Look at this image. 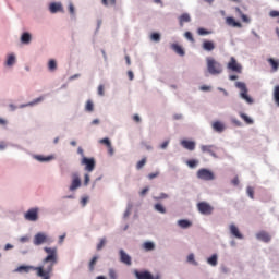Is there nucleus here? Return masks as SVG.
<instances>
[{"instance_id": "f257e3e1", "label": "nucleus", "mask_w": 279, "mask_h": 279, "mask_svg": "<svg viewBox=\"0 0 279 279\" xmlns=\"http://www.w3.org/2000/svg\"><path fill=\"white\" fill-rule=\"evenodd\" d=\"M47 256L43 259V265L36 267L37 276H51L53 267L58 265V247H44Z\"/></svg>"}, {"instance_id": "f03ea898", "label": "nucleus", "mask_w": 279, "mask_h": 279, "mask_svg": "<svg viewBox=\"0 0 279 279\" xmlns=\"http://www.w3.org/2000/svg\"><path fill=\"white\" fill-rule=\"evenodd\" d=\"M207 71L210 75H221L223 73V65L211 57L206 59Z\"/></svg>"}, {"instance_id": "7ed1b4c3", "label": "nucleus", "mask_w": 279, "mask_h": 279, "mask_svg": "<svg viewBox=\"0 0 279 279\" xmlns=\"http://www.w3.org/2000/svg\"><path fill=\"white\" fill-rule=\"evenodd\" d=\"M196 208L198 210V213H201V215H213V213L215 211V207H213V205H210L208 202H199L196 205Z\"/></svg>"}, {"instance_id": "20e7f679", "label": "nucleus", "mask_w": 279, "mask_h": 279, "mask_svg": "<svg viewBox=\"0 0 279 279\" xmlns=\"http://www.w3.org/2000/svg\"><path fill=\"white\" fill-rule=\"evenodd\" d=\"M235 86L241 90L240 97H242L246 104H254V99L247 95V85H245V83L236 82Z\"/></svg>"}, {"instance_id": "39448f33", "label": "nucleus", "mask_w": 279, "mask_h": 279, "mask_svg": "<svg viewBox=\"0 0 279 279\" xmlns=\"http://www.w3.org/2000/svg\"><path fill=\"white\" fill-rule=\"evenodd\" d=\"M227 69L233 73H243V65H241V63H239L234 57L230 58V61L227 64Z\"/></svg>"}, {"instance_id": "423d86ee", "label": "nucleus", "mask_w": 279, "mask_h": 279, "mask_svg": "<svg viewBox=\"0 0 279 279\" xmlns=\"http://www.w3.org/2000/svg\"><path fill=\"white\" fill-rule=\"evenodd\" d=\"M196 175L198 180H205L206 182H210V180H215V173H213V171L206 168L199 169Z\"/></svg>"}, {"instance_id": "0eeeda50", "label": "nucleus", "mask_w": 279, "mask_h": 279, "mask_svg": "<svg viewBox=\"0 0 279 279\" xmlns=\"http://www.w3.org/2000/svg\"><path fill=\"white\" fill-rule=\"evenodd\" d=\"M34 245H43L45 243H51V239L43 232L35 234L33 240Z\"/></svg>"}, {"instance_id": "6e6552de", "label": "nucleus", "mask_w": 279, "mask_h": 279, "mask_svg": "<svg viewBox=\"0 0 279 279\" xmlns=\"http://www.w3.org/2000/svg\"><path fill=\"white\" fill-rule=\"evenodd\" d=\"M81 165L85 167V171H88V173L95 171V158L83 157L81 160Z\"/></svg>"}, {"instance_id": "1a4fd4ad", "label": "nucleus", "mask_w": 279, "mask_h": 279, "mask_svg": "<svg viewBox=\"0 0 279 279\" xmlns=\"http://www.w3.org/2000/svg\"><path fill=\"white\" fill-rule=\"evenodd\" d=\"M82 186V180L80 179V174L76 172L72 174V183L70 185V191H77Z\"/></svg>"}, {"instance_id": "9d476101", "label": "nucleus", "mask_w": 279, "mask_h": 279, "mask_svg": "<svg viewBox=\"0 0 279 279\" xmlns=\"http://www.w3.org/2000/svg\"><path fill=\"white\" fill-rule=\"evenodd\" d=\"M24 217L26 221H38V208L28 209Z\"/></svg>"}, {"instance_id": "9b49d317", "label": "nucleus", "mask_w": 279, "mask_h": 279, "mask_svg": "<svg viewBox=\"0 0 279 279\" xmlns=\"http://www.w3.org/2000/svg\"><path fill=\"white\" fill-rule=\"evenodd\" d=\"M134 276L137 279H153L154 275H151V272L145 270V271H138V270H134Z\"/></svg>"}, {"instance_id": "f8f14e48", "label": "nucleus", "mask_w": 279, "mask_h": 279, "mask_svg": "<svg viewBox=\"0 0 279 279\" xmlns=\"http://www.w3.org/2000/svg\"><path fill=\"white\" fill-rule=\"evenodd\" d=\"M120 254V260L124 264V265H132V257L130 255H128V253H125V251L120 250L119 252Z\"/></svg>"}, {"instance_id": "ddd939ff", "label": "nucleus", "mask_w": 279, "mask_h": 279, "mask_svg": "<svg viewBox=\"0 0 279 279\" xmlns=\"http://www.w3.org/2000/svg\"><path fill=\"white\" fill-rule=\"evenodd\" d=\"M256 239H258V241H263L264 243H269V241H271V235L265 231H260L256 234Z\"/></svg>"}, {"instance_id": "4468645a", "label": "nucleus", "mask_w": 279, "mask_h": 279, "mask_svg": "<svg viewBox=\"0 0 279 279\" xmlns=\"http://www.w3.org/2000/svg\"><path fill=\"white\" fill-rule=\"evenodd\" d=\"M229 229L232 236H234L235 239H243V234H241V231H239V227H236L235 225H230Z\"/></svg>"}, {"instance_id": "2eb2a0df", "label": "nucleus", "mask_w": 279, "mask_h": 279, "mask_svg": "<svg viewBox=\"0 0 279 279\" xmlns=\"http://www.w3.org/2000/svg\"><path fill=\"white\" fill-rule=\"evenodd\" d=\"M181 145L182 147H184V149H187L189 151H194L195 149V142L193 141L183 140L181 141Z\"/></svg>"}, {"instance_id": "dca6fc26", "label": "nucleus", "mask_w": 279, "mask_h": 279, "mask_svg": "<svg viewBox=\"0 0 279 279\" xmlns=\"http://www.w3.org/2000/svg\"><path fill=\"white\" fill-rule=\"evenodd\" d=\"M201 149L205 154H209L210 156H213V158H217V154L215 153V146H213V145H205V146H202Z\"/></svg>"}, {"instance_id": "f3484780", "label": "nucleus", "mask_w": 279, "mask_h": 279, "mask_svg": "<svg viewBox=\"0 0 279 279\" xmlns=\"http://www.w3.org/2000/svg\"><path fill=\"white\" fill-rule=\"evenodd\" d=\"M49 10L51 12V14H56V12H63V8L61 3L58 2H52L49 7Z\"/></svg>"}, {"instance_id": "a211bd4d", "label": "nucleus", "mask_w": 279, "mask_h": 279, "mask_svg": "<svg viewBox=\"0 0 279 279\" xmlns=\"http://www.w3.org/2000/svg\"><path fill=\"white\" fill-rule=\"evenodd\" d=\"M19 274H29V271H36V267L34 266H20L16 268V270Z\"/></svg>"}, {"instance_id": "6ab92c4d", "label": "nucleus", "mask_w": 279, "mask_h": 279, "mask_svg": "<svg viewBox=\"0 0 279 279\" xmlns=\"http://www.w3.org/2000/svg\"><path fill=\"white\" fill-rule=\"evenodd\" d=\"M180 26L183 27L184 23H191V15L189 13H183L179 16Z\"/></svg>"}, {"instance_id": "aec40b11", "label": "nucleus", "mask_w": 279, "mask_h": 279, "mask_svg": "<svg viewBox=\"0 0 279 279\" xmlns=\"http://www.w3.org/2000/svg\"><path fill=\"white\" fill-rule=\"evenodd\" d=\"M213 130H215V132L221 133L223 130H226V126L220 121H216L213 123Z\"/></svg>"}, {"instance_id": "412c9836", "label": "nucleus", "mask_w": 279, "mask_h": 279, "mask_svg": "<svg viewBox=\"0 0 279 279\" xmlns=\"http://www.w3.org/2000/svg\"><path fill=\"white\" fill-rule=\"evenodd\" d=\"M226 23H227V25H230L231 27H242L241 23L236 22V20H234V17H227Z\"/></svg>"}, {"instance_id": "4be33fe9", "label": "nucleus", "mask_w": 279, "mask_h": 279, "mask_svg": "<svg viewBox=\"0 0 279 279\" xmlns=\"http://www.w3.org/2000/svg\"><path fill=\"white\" fill-rule=\"evenodd\" d=\"M21 43H23V45H29V43H32V35L29 33H23L21 36Z\"/></svg>"}, {"instance_id": "5701e85b", "label": "nucleus", "mask_w": 279, "mask_h": 279, "mask_svg": "<svg viewBox=\"0 0 279 279\" xmlns=\"http://www.w3.org/2000/svg\"><path fill=\"white\" fill-rule=\"evenodd\" d=\"M178 226L180 228H183L184 230H186V228H191V226H193V222L192 221H189L186 219H182V220H179L178 221Z\"/></svg>"}, {"instance_id": "b1692460", "label": "nucleus", "mask_w": 279, "mask_h": 279, "mask_svg": "<svg viewBox=\"0 0 279 279\" xmlns=\"http://www.w3.org/2000/svg\"><path fill=\"white\" fill-rule=\"evenodd\" d=\"M171 49H173V51H175V53H178V56H184V49H182V46H180L178 44H172Z\"/></svg>"}, {"instance_id": "393cba45", "label": "nucleus", "mask_w": 279, "mask_h": 279, "mask_svg": "<svg viewBox=\"0 0 279 279\" xmlns=\"http://www.w3.org/2000/svg\"><path fill=\"white\" fill-rule=\"evenodd\" d=\"M268 62H269L274 72L278 71V69H279V61L278 60H275L274 58H269Z\"/></svg>"}, {"instance_id": "a878e982", "label": "nucleus", "mask_w": 279, "mask_h": 279, "mask_svg": "<svg viewBox=\"0 0 279 279\" xmlns=\"http://www.w3.org/2000/svg\"><path fill=\"white\" fill-rule=\"evenodd\" d=\"M203 49L205 51H213V49H215V43H213V41H204L203 43Z\"/></svg>"}, {"instance_id": "bb28decb", "label": "nucleus", "mask_w": 279, "mask_h": 279, "mask_svg": "<svg viewBox=\"0 0 279 279\" xmlns=\"http://www.w3.org/2000/svg\"><path fill=\"white\" fill-rule=\"evenodd\" d=\"M36 160H38L39 162H49L51 160H53V156H43V155H37L36 157Z\"/></svg>"}, {"instance_id": "cd10ccee", "label": "nucleus", "mask_w": 279, "mask_h": 279, "mask_svg": "<svg viewBox=\"0 0 279 279\" xmlns=\"http://www.w3.org/2000/svg\"><path fill=\"white\" fill-rule=\"evenodd\" d=\"M143 247L146 252H153V250H156V244L154 242H145Z\"/></svg>"}, {"instance_id": "c85d7f7f", "label": "nucleus", "mask_w": 279, "mask_h": 279, "mask_svg": "<svg viewBox=\"0 0 279 279\" xmlns=\"http://www.w3.org/2000/svg\"><path fill=\"white\" fill-rule=\"evenodd\" d=\"M240 117H241V119H243V121L245 122L246 125H253L254 124V120H252V118L247 117V114L241 112Z\"/></svg>"}, {"instance_id": "c756f323", "label": "nucleus", "mask_w": 279, "mask_h": 279, "mask_svg": "<svg viewBox=\"0 0 279 279\" xmlns=\"http://www.w3.org/2000/svg\"><path fill=\"white\" fill-rule=\"evenodd\" d=\"M45 97L40 96L37 99L33 100L32 102H28L27 105H21L20 108H25L26 106H36V104H40V101H44Z\"/></svg>"}, {"instance_id": "7c9ffc66", "label": "nucleus", "mask_w": 279, "mask_h": 279, "mask_svg": "<svg viewBox=\"0 0 279 279\" xmlns=\"http://www.w3.org/2000/svg\"><path fill=\"white\" fill-rule=\"evenodd\" d=\"M97 260H99L98 256H94L92 260L89 262L88 268L89 271H95V265H97Z\"/></svg>"}, {"instance_id": "2f4dec72", "label": "nucleus", "mask_w": 279, "mask_h": 279, "mask_svg": "<svg viewBox=\"0 0 279 279\" xmlns=\"http://www.w3.org/2000/svg\"><path fill=\"white\" fill-rule=\"evenodd\" d=\"M155 210H157V213H160L161 215H165V213H167V208H165V206L160 203L155 204Z\"/></svg>"}, {"instance_id": "473e14b6", "label": "nucleus", "mask_w": 279, "mask_h": 279, "mask_svg": "<svg viewBox=\"0 0 279 279\" xmlns=\"http://www.w3.org/2000/svg\"><path fill=\"white\" fill-rule=\"evenodd\" d=\"M207 263L211 265V267H217V254L211 255L208 259Z\"/></svg>"}, {"instance_id": "72a5a7b5", "label": "nucleus", "mask_w": 279, "mask_h": 279, "mask_svg": "<svg viewBox=\"0 0 279 279\" xmlns=\"http://www.w3.org/2000/svg\"><path fill=\"white\" fill-rule=\"evenodd\" d=\"M48 69L49 71H56V69H58V63L56 62V60L51 59L48 62Z\"/></svg>"}, {"instance_id": "f704fd0d", "label": "nucleus", "mask_w": 279, "mask_h": 279, "mask_svg": "<svg viewBox=\"0 0 279 279\" xmlns=\"http://www.w3.org/2000/svg\"><path fill=\"white\" fill-rule=\"evenodd\" d=\"M16 62V57L14 54H10L7 59V66H12Z\"/></svg>"}, {"instance_id": "c9c22d12", "label": "nucleus", "mask_w": 279, "mask_h": 279, "mask_svg": "<svg viewBox=\"0 0 279 279\" xmlns=\"http://www.w3.org/2000/svg\"><path fill=\"white\" fill-rule=\"evenodd\" d=\"M85 110L87 112H93V110H95V105L93 104L92 100H87L86 106H85Z\"/></svg>"}, {"instance_id": "e433bc0d", "label": "nucleus", "mask_w": 279, "mask_h": 279, "mask_svg": "<svg viewBox=\"0 0 279 279\" xmlns=\"http://www.w3.org/2000/svg\"><path fill=\"white\" fill-rule=\"evenodd\" d=\"M187 167H190V169H195V167H197V165H199V161L195 160V159H191L186 161Z\"/></svg>"}, {"instance_id": "4c0bfd02", "label": "nucleus", "mask_w": 279, "mask_h": 279, "mask_svg": "<svg viewBox=\"0 0 279 279\" xmlns=\"http://www.w3.org/2000/svg\"><path fill=\"white\" fill-rule=\"evenodd\" d=\"M106 243H107L106 238H101V239H100V242L97 244L96 250H97L98 252L101 251V250H104V247L106 246Z\"/></svg>"}, {"instance_id": "58836bf2", "label": "nucleus", "mask_w": 279, "mask_h": 279, "mask_svg": "<svg viewBox=\"0 0 279 279\" xmlns=\"http://www.w3.org/2000/svg\"><path fill=\"white\" fill-rule=\"evenodd\" d=\"M145 165H147V158H143L142 160H140L136 165V169L141 170L145 167Z\"/></svg>"}, {"instance_id": "ea45409f", "label": "nucleus", "mask_w": 279, "mask_h": 279, "mask_svg": "<svg viewBox=\"0 0 279 279\" xmlns=\"http://www.w3.org/2000/svg\"><path fill=\"white\" fill-rule=\"evenodd\" d=\"M274 97H275L276 104L279 106V85L275 86Z\"/></svg>"}, {"instance_id": "a19ab883", "label": "nucleus", "mask_w": 279, "mask_h": 279, "mask_svg": "<svg viewBox=\"0 0 279 279\" xmlns=\"http://www.w3.org/2000/svg\"><path fill=\"white\" fill-rule=\"evenodd\" d=\"M100 145H106V147H110V145H112V143L110 142V138L105 137L102 140H99Z\"/></svg>"}, {"instance_id": "79ce46f5", "label": "nucleus", "mask_w": 279, "mask_h": 279, "mask_svg": "<svg viewBox=\"0 0 279 279\" xmlns=\"http://www.w3.org/2000/svg\"><path fill=\"white\" fill-rule=\"evenodd\" d=\"M102 5H117V0H101Z\"/></svg>"}, {"instance_id": "37998d69", "label": "nucleus", "mask_w": 279, "mask_h": 279, "mask_svg": "<svg viewBox=\"0 0 279 279\" xmlns=\"http://www.w3.org/2000/svg\"><path fill=\"white\" fill-rule=\"evenodd\" d=\"M169 197L168 194L161 193L159 196H154L155 202H160V199H167Z\"/></svg>"}, {"instance_id": "c03bdc74", "label": "nucleus", "mask_w": 279, "mask_h": 279, "mask_svg": "<svg viewBox=\"0 0 279 279\" xmlns=\"http://www.w3.org/2000/svg\"><path fill=\"white\" fill-rule=\"evenodd\" d=\"M184 36L187 40H190V43H195V38L191 32H185Z\"/></svg>"}, {"instance_id": "a18cd8bd", "label": "nucleus", "mask_w": 279, "mask_h": 279, "mask_svg": "<svg viewBox=\"0 0 279 279\" xmlns=\"http://www.w3.org/2000/svg\"><path fill=\"white\" fill-rule=\"evenodd\" d=\"M151 40H154L155 43H160V34L158 33H153L150 36Z\"/></svg>"}, {"instance_id": "49530a36", "label": "nucleus", "mask_w": 279, "mask_h": 279, "mask_svg": "<svg viewBox=\"0 0 279 279\" xmlns=\"http://www.w3.org/2000/svg\"><path fill=\"white\" fill-rule=\"evenodd\" d=\"M246 193H247L248 197H251V199H254V187L248 186L246 189Z\"/></svg>"}, {"instance_id": "de8ad7c7", "label": "nucleus", "mask_w": 279, "mask_h": 279, "mask_svg": "<svg viewBox=\"0 0 279 279\" xmlns=\"http://www.w3.org/2000/svg\"><path fill=\"white\" fill-rule=\"evenodd\" d=\"M187 263H191L192 265H197V262H195V255L194 254H190L187 256Z\"/></svg>"}, {"instance_id": "09e8293b", "label": "nucleus", "mask_w": 279, "mask_h": 279, "mask_svg": "<svg viewBox=\"0 0 279 279\" xmlns=\"http://www.w3.org/2000/svg\"><path fill=\"white\" fill-rule=\"evenodd\" d=\"M197 34H198L199 36H206V35H208V34H210V32H209V31H206V28H198V29H197Z\"/></svg>"}, {"instance_id": "8fccbe9b", "label": "nucleus", "mask_w": 279, "mask_h": 279, "mask_svg": "<svg viewBox=\"0 0 279 279\" xmlns=\"http://www.w3.org/2000/svg\"><path fill=\"white\" fill-rule=\"evenodd\" d=\"M109 278L110 279H117L118 278V276H117V270H114V269H109Z\"/></svg>"}, {"instance_id": "3c124183", "label": "nucleus", "mask_w": 279, "mask_h": 279, "mask_svg": "<svg viewBox=\"0 0 279 279\" xmlns=\"http://www.w3.org/2000/svg\"><path fill=\"white\" fill-rule=\"evenodd\" d=\"M90 182V175H88V174H85L84 175V185L85 186H88V183Z\"/></svg>"}, {"instance_id": "603ef678", "label": "nucleus", "mask_w": 279, "mask_h": 279, "mask_svg": "<svg viewBox=\"0 0 279 279\" xmlns=\"http://www.w3.org/2000/svg\"><path fill=\"white\" fill-rule=\"evenodd\" d=\"M269 16H271V19H276V16H279V11H276V10L270 11Z\"/></svg>"}, {"instance_id": "864d4df0", "label": "nucleus", "mask_w": 279, "mask_h": 279, "mask_svg": "<svg viewBox=\"0 0 279 279\" xmlns=\"http://www.w3.org/2000/svg\"><path fill=\"white\" fill-rule=\"evenodd\" d=\"M158 175H160V172H153V173L148 174V179L154 180V178H158Z\"/></svg>"}, {"instance_id": "5fc2aeb1", "label": "nucleus", "mask_w": 279, "mask_h": 279, "mask_svg": "<svg viewBox=\"0 0 279 279\" xmlns=\"http://www.w3.org/2000/svg\"><path fill=\"white\" fill-rule=\"evenodd\" d=\"M107 148H108L109 156H113L114 155V148H112V144L107 146Z\"/></svg>"}, {"instance_id": "6e6d98bb", "label": "nucleus", "mask_w": 279, "mask_h": 279, "mask_svg": "<svg viewBox=\"0 0 279 279\" xmlns=\"http://www.w3.org/2000/svg\"><path fill=\"white\" fill-rule=\"evenodd\" d=\"M98 95H100V97H104L105 93H104V85H99L98 86Z\"/></svg>"}, {"instance_id": "4d7b16f0", "label": "nucleus", "mask_w": 279, "mask_h": 279, "mask_svg": "<svg viewBox=\"0 0 279 279\" xmlns=\"http://www.w3.org/2000/svg\"><path fill=\"white\" fill-rule=\"evenodd\" d=\"M241 19L244 23H250V17H247V15L241 13Z\"/></svg>"}, {"instance_id": "13d9d810", "label": "nucleus", "mask_w": 279, "mask_h": 279, "mask_svg": "<svg viewBox=\"0 0 279 279\" xmlns=\"http://www.w3.org/2000/svg\"><path fill=\"white\" fill-rule=\"evenodd\" d=\"M148 192H149V187H144V189L141 191L140 195H142V197H144V195H147Z\"/></svg>"}, {"instance_id": "bf43d9fd", "label": "nucleus", "mask_w": 279, "mask_h": 279, "mask_svg": "<svg viewBox=\"0 0 279 279\" xmlns=\"http://www.w3.org/2000/svg\"><path fill=\"white\" fill-rule=\"evenodd\" d=\"M69 12L70 14H75V7L72 3L69 4Z\"/></svg>"}, {"instance_id": "052dcab7", "label": "nucleus", "mask_w": 279, "mask_h": 279, "mask_svg": "<svg viewBox=\"0 0 279 279\" xmlns=\"http://www.w3.org/2000/svg\"><path fill=\"white\" fill-rule=\"evenodd\" d=\"M133 121H135V123H141V117L138 114L133 116Z\"/></svg>"}, {"instance_id": "680f3d73", "label": "nucleus", "mask_w": 279, "mask_h": 279, "mask_svg": "<svg viewBox=\"0 0 279 279\" xmlns=\"http://www.w3.org/2000/svg\"><path fill=\"white\" fill-rule=\"evenodd\" d=\"M232 123H234V125H236L238 128H241V121L236 120V119H232Z\"/></svg>"}, {"instance_id": "e2e57ef3", "label": "nucleus", "mask_w": 279, "mask_h": 279, "mask_svg": "<svg viewBox=\"0 0 279 279\" xmlns=\"http://www.w3.org/2000/svg\"><path fill=\"white\" fill-rule=\"evenodd\" d=\"M128 77H129V80H134V72L133 71H129L128 72Z\"/></svg>"}, {"instance_id": "0e129e2a", "label": "nucleus", "mask_w": 279, "mask_h": 279, "mask_svg": "<svg viewBox=\"0 0 279 279\" xmlns=\"http://www.w3.org/2000/svg\"><path fill=\"white\" fill-rule=\"evenodd\" d=\"M232 184L234 186H239V177H235L233 180H232Z\"/></svg>"}, {"instance_id": "69168bd1", "label": "nucleus", "mask_w": 279, "mask_h": 279, "mask_svg": "<svg viewBox=\"0 0 279 279\" xmlns=\"http://www.w3.org/2000/svg\"><path fill=\"white\" fill-rule=\"evenodd\" d=\"M169 146V142L166 141L161 144V149H167V147Z\"/></svg>"}, {"instance_id": "338daca9", "label": "nucleus", "mask_w": 279, "mask_h": 279, "mask_svg": "<svg viewBox=\"0 0 279 279\" xmlns=\"http://www.w3.org/2000/svg\"><path fill=\"white\" fill-rule=\"evenodd\" d=\"M201 90L208 92V90H210V86L203 85L201 87Z\"/></svg>"}, {"instance_id": "774afa93", "label": "nucleus", "mask_w": 279, "mask_h": 279, "mask_svg": "<svg viewBox=\"0 0 279 279\" xmlns=\"http://www.w3.org/2000/svg\"><path fill=\"white\" fill-rule=\"evenodd\" d=\"M77 154L84 158V149H82V147L77 148Z\"/></svg>"}]
</instances>
